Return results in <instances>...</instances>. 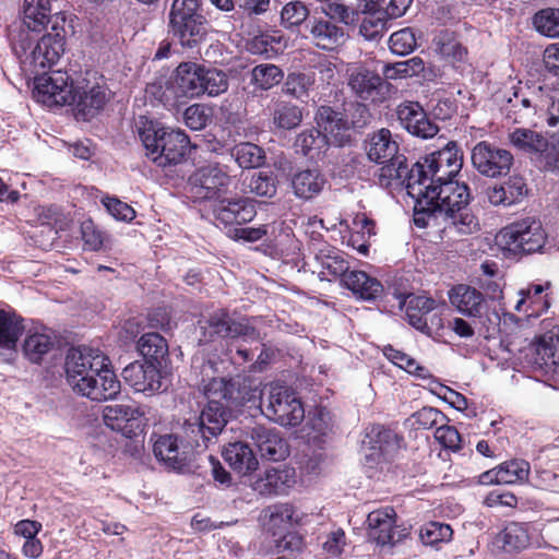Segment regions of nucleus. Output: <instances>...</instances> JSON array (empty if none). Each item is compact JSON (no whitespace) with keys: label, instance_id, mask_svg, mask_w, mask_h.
<instances>
[{"label":"nucleus","instance_id":"nucleus-10","mask_svg":"<svg viewBox=\"0 0 559 559\" xmlns=\"http://www.w3.org/2000/svg\"><path fill=\"white\" fill-rule=\"evenodd\" d=\"M266 416L285 427H296L305 418V409L296 393L285 386H272L266 405Z\"/></svg>","mask_w":559,"mask_h":559},{"label":"nucleus","instance_id":"nucleus-1","mask_svg":"<svg viewBox=\"0 0 559 559\" xmlns=\"http://www.w3.org/2000/svg\"><path fill=\"white\" fill-rule=\"evenodd\" d=\"M430 186L433 192L423 191V197H412L415 200L413 219L417 227H428L441 218L443 230L471 235L479 229L478 219L468 206L471 190L465 182L454 179Z\"/></svg>","mask_w":559,"mask_h":559},{"label":"nucleus","instance_id":"nucleus-32","mask_svg":"<svg viewBox=\"0 0 559 559\" xmlns=\"http://www.w3.org/2000/svg\"><path fill=\"white\" fill-rule=\"evenodd\" d=\"M57 336L49 329L28 331L23 345V354L33 364H40L45 356L57 346Z\"/></svg>","mask_w":559,"mask_h":559},{"label":"nucleus","instance_id":"nucleus-47","mask_svg":"<svg viewBox=\"0 0 559 559\" xmlns=\"http://www.w3.org/2000/svg\"><path fill=\"white\" fill-rule=\"evenodd\" d=\"M228 409L223 403L207 402L198 417L212 436H218L227 424Z\"/></svg>","mask_w":559,"mask_h":559},{"label":"nucleus","instance_id":"nucleus-13","mask_svg":"<svg viewBox=\"0 0 559 559\" xmlns=\"http://www.w3.org/2000/svg\"><path fill=\"white\" fill-rule=\"evenodd\" d=\"M396 521V511L390 506L369 512L366 520L368 540L381 547L401 542L408 533L399 530Z\"/></svg>","mask_w":559,"mask_h":559},{"label":"nucleus","instance_id":"nucleus-44","mask_svg":"<svg viewBox=\"0 0 559 559\" xmlns=\"http://www.w3.org/2000/svg\"><path fill=\"white\" fill-rule=\"evenodd\" d=\"M433 43L440 55L452 58L455 61H463L467 55V49L461 44L453 31H440L436 35Z\"/></svg>","mask_w":559,"mask_h":559},{"label":"nucleus","instance_id":"nucleus-6","mask_svg":"<svg viewBox=\"0 0 559 559\" xmlns=\"http://www.w3.org/2000/svg\"><path fill=\"white\" fill-rule=\"evenodd\" d=\"M399 150V144L389 129L382 128L368 139V158L377 164H382L379 169L378 182L383 188L404 187L406 189L411 168L406 156L400 154Z\"/></svg>","mask_w":559,"mask_h":559},{"label":"nucleus","instance_id":"nucleus-29","mask_svg":"<svg viewBox=\"0 0 559 559\" xmlns=\"http://www.w3.org/2000/svg\"><path fill=\"white\" fill-rule=\"evenodd\" d=\"M316 261L320 264L319 275L328 281L343 278L349 274V263L344 253L331 246H323L316 253Z\"/></svg>","mask_w":559,"mask_h":559},{"label":"nucleus","instance_id":"nucleus-2","mask_svg":"<svg viewBox=\"0 0 559 559\" xmlns=\"http://www.w3.org/2000/svg\"><path fill=\"white\" fill-rule=\"evenodd\" d=\"M88 75L74 82L68 72L52 71L44 83H37V96L49 106H70L78 121H90L104 110L111 94L103 78L92 81Z\"/></svg>","mask_w":559,"mask_h":559},{"label":"nucleus","instance_id":"nucleus-9","mask_svg":"<svg viewBox=\"0 0 559 559\" xmlns=\"http://www.w3.org/2000/svg\"><path fill=\"white\" fill-rule=\"evenodd\" d=\"M110 365L109 358L99 349L72 347L68 350L64 371L68 384L78 392L82 382H86L95 372Z\"/></svg>","mask_w":559,"mask_h":559},{"label":"nucleus","instance_id":"nucleus-40","mask_svg":"<svg viewBox=\"0 0 559 559\" xmlns=\"http://www.w3.org/2000/svg\"><path fill=\"white\" fill-rule=\"evenodd\" d=\"M295 471L293 468H270L259 481L261 492L266 495H280L293 483Z\"/></svg>","mask_w":559,"mask_h":559},{"label":"nucleus","instance_id":"nucleus-52","mask_svg":"<svg viewBox=\"0 0 559 559\" xmlns=\"http://www.w3.org/2000/svg\"><path fill=\"white\" fill-rule=\"evenodd\" d=\"M283 37L277 32L260 33L253 36L247 44V49L253 55L271 58L275 56L281 48Z\"/></svg>","mask_w":559,"mask_h":559},{"label":"nucleus","instance_id":"nucleus-22","mask_svg":"<svg viewBox=\"0 0 559 559\" xmlns=\"http://www.w3.org/2000/svg\"><path fill=\"white\" fill-rule=\"evenodd\" d=\"M530 473L531 465L527 461L512 459L483 472L476 483L483 486L523 484L528 480Z\"/></svg>","mask_w":559,"mask_h":559},{"label":"nucleus","instance_id":"nucleus-28","mask_svg":"<svg viewBox=\"0 0 559 559\" xmlns=\"http://www.w3.org/2000/svg\"><path fill=\"white\" fill-rule=\"evenodd\" d=\"M448 296L451 305L462 314L475 318L481 316L485 297L477 288L457 284L449 290Z\"/></svg>","mask_w":559,"mask_h":559},{"label":"nucleus","instance_id":"nucleus-55","mask_svg":"<svg viewBox=\"0 0 559 559\" xmlns=\"http://www.w3.org/2000/svg\"><path fill=\"white\" fill-rule=\"evenodd\" d=\"M453 530L449 524L429 522L420 530V539L425 545L437 546L452 539Z\"/></svg>","mask_w":559,"mask_h":559},{"label":"nucleus","instance_id":"nucleus-20","mask_svg":"<svg viewBox=\"0 0 559 559\" xmlns=\"http://www.w3.org/2000/svg\"><path fill=\"white\" fill-rule=\"evenodd\" d=\"M396 116L401 126L412 135L420 139H431L439 132L433 122L417 102L406 100L396 108Z\"/></svg>","mask_w":559,"mask_h":559},{"label":"nucleus","instance_id":"nucleus-23","mask_svg":"<svg viewBox=\"0 0 559 559\" xmlns=\"http://www.w3.org/2000/svg\"><path fill=\"white\" fill-rule=\"evenodd\" d=\"M213 215L224 226L247 224L257 215L255 203L246 197L224 198L214 205Z\"/></svg>","mask_w":559,"mask_h":559},{"label":"nucleus","instance_id":"nucleus-3","mask_svg":"<svg viewBox=\"0 0 559 559\" xmlns=\"http://www.w3.org/2000/svg\"><path fill=\"white\" fill-rule=\"evenodd\" d=\"M29 32L20 29L12 37L11 46L19 58L22 69L34 76L35 87L37 83H44L51 68L59 61L66 50V31L58 24V16L51 26V31L43 35L35 45Z\"/></svg>","mask_w":559,"mask_h":559},{"label":"nucleus","instance_id":"nucleus-31","mask_svg":"<svg viewBox=\"0 0 559 559\" xmlns=\"http://www.w3.org/2000/svg\"><path fill=\"white\" fill-rule=\"evenodd\" d=\"M328 183L325 175L319 168L298 170L292 178V187L297 198L312 200L318 197Z\"/></svg>","mask_w":559,"mask_h":559},{"label":"nucleus","instance_id":"nucleus-41","mask_svg":"<svg viewBox=\"0 0 559 559\" xmlns=\"http://www.w3.org/2000/svg\"><path fill=\"white\" fill-rule=\"evenodd\" d=\"M231 156L242 169L259 168L266 159L264 150L250 142L235 145L231 150Z\"/></svg>","mask_w":559,"mask_h":559},{"label":"nucleus","instance_id":"nucleus-43","mask_svg":"<svg viewBox=\"0 0 559 559\" xmlns=\"http://www.w3.org/2000/svg\"><path fill=\"white\" fill-rule=\"evenodd\" d=\"M273 123L283 130L297 128L302 121V110L289 102H277L272 112Z\"/></svg>","mask_w":559,"mask_h":559},{"label":"nucleus","instance_id":"nucleus-25","mask_svg":"<svg viewBox=\"0 0 559 559\" xmlns=\"http://www.w3.org/2000/svg\"><path fill=\"white\" fill-rule=\"evenodd\" d=\"M308 27L312 44L322 50L334 51L346 41L344 27L326 17H313Z\"/></svg>","mask_w":559,"mask_h":559},{"label":"nucleus","instance_id":"nucleus-33","mask_svg":"<svg viewBox=\"0 0 559 559\" xmlns=\"http://www.w3.org/2000/svg\"><path fill=\"white\" fill-rule=\"evenodd\" d=\"M343 285L357 298L374 301L383 295L384 287L376 277L364 271L353 270L343 278Z\"/></svg>","mask_w":559,"mask_h":559},{"label":"nucleus","instance_id":"nucleus-39","mask_svg":"<svg viewBox=\"0 0 559 559\" xmlns=\"http://www.w3.org/2000/svg\"><path fill=\"white\" fill-rule=\"evenodd\" d=\"M326 135L319 128H310L300 132L294 142L296 153L314 158L328 145Z\"/></svg>","mask_w":559,"mask_h":559},{"label":"nucleus","instance_id":"nucleus-35","mask_svg":"<svg viewBox=\"0 0 559 559\" xmlns=\"http://www.w3.org/2000/svg\"><path fill=\"white\" fill-rule=\"evenodd\" d=\"M224 461L238 474L247 475L258 466L252 449L241 441L228 443L223 450Z\"/></svg>","mask_w":559,"mask_h":559},{"label":"nucleus","instance_id":"nucleus-59","mask_svg":"<svg viewBox=\"0 0 559 559\" xmlns=\"http://www.w3.org/2000/svg\"><path fill=\"white\" fill-rule=\"evenodd\" d=\"M81 237L84 248L91 251L102 250L107 239V235L91 218L81 223Z\"/></svg>","mask_w":559,"mask_h":559},{"label":"nucleus","instance_id":"nucleus-60","mask_svg":"<svg viewBox=\"0 0 559 559\" xmlns=\"http://www.w3.org/2000/svg\"><path fill=\"white\" fill-rule=\"evenodd\" d=\"M389 46L393 53L405 56L417 46L415 35L408 27L394 32L389 38Z\"/></svg>","mask_w":559,"mask_h":559},{"label":"nucleus","instance_id":"nucleus-42","mask_svg":"<svg viewBox=\"0 0 559 559\" xmlns=\"http://www.w3.org/2000/svg\"><path fill=\"white\" fill-rule=\"evenodd\" d=\"M310 9L301 0H290L281 10V25L290 32L299 27L309 19Z\"/></svg>","mask_w":559,"mask_h":559},{"label":"nucleus","instance_id":"nucleus-46","mask_svg":"<svg viewBox=\"0 0 559 559\" xmlns=\"http://www.w3.org/2000/svg\"><path fill=\"white\" fill-rule=\"evenodd\" d=\"M284 79L283 70L272 63H261L251 71V84L260 91H269Z\"/></svg>","mask_w":559,"mask_h":559},{"label":"nucleus","instance_id":"nucleus-15","mask_svg":"<svg viewBox=\"0 0 559 559\" xmlns=\"http://www.w3.org/2000/svg\"><path fill=\"white\" fill-rule=\"evenodd\" d=\"M348 86L358 98L373 104L385 102L392 87L379 73L365 67H358L350 72Z\"/></svg>","mask_w":559,"mask_h":559},{"label":"nucleus","instance_id":"nucleus-50","mask_svg":"<svg viewBox=\"0 0 559 559\" xmlns=\"http://www.w3.org/2000/svg\"><path fill=\"white\" fill-rule=\"evenodd\" d=\"M536 32L549 38H559V8H544L532 17Z\"/></svg>","mask_w":559,"mask_h":559},{"label":"nucleus","instance_id":"nucleus-7","mask_svg":"<svg viewBox=\"0 0 559 559\" xmlns=\"http://www.w3.org/2000/svg\"><path fill=\"white\" fill-rule=\"evenodd\" d=\"M168 33L183 48H197L203 43L211 25L203 13L202 0H173L168 11Z\"/></svg>","mask_w":559,"mask_h":559},{"label":"nucleus","instance_id":"nucleus-19","mask_svg":"<svg viewBox=\"0 0 559 559\" xmlns=\"http://www.w3.org/2000/svg\"><path fill=\"white\" fill-rule=\"evenodd\" d=\"M314 120L318 128L334 145L343 146L352 141L348 132L346 112L340 106L321 105L318 107Z\"/></svg>","mask_w":559,"mask_h":559},{"label":"nucleus","instance_id":"nucleus-54","mask_svg":"<svg viewBox=\"0 0 559 559\" xmlns=\"http://www.w3.org/2000/svg\"><path fill=\"white\" fill-rule=\"evenodd\" d=\"M428 310H436V300L427 296H408L406 301V317L408 323L417 330V319L424 321L427 318Z\"/></svg>","mask_w":559,"mask_h":559},{"label":"nucleus","instance_id":"nucleus-34","mask_svg":"<svg viewBox=\"0 0 559 559\" xmlns=\"http://www.w3.org/2000/svg\"><path fill=\"white\" fill-rule=\"evenodd\" d=\"M367 438L371 453L366 455V459L377 464L388 461L391 452L399 447L396 433L382 426H373Z\"/></svg>","mask_w":559,"mask_h":559},{"label":"nucleus","instance_id":"nucleus-17","mask_svg":"<svg viewBox=\"0 0 559 559\" xmlns=\"http://www.w3.org/2000/svg\"><path fill=\"white\" fill-rule=\"evenodd\" d=\"M103 419L107 427L121 432L129 439L142 435L145 427L144 412L130 405L115 404L106 406L103 411Z\"/></svg>","mask_w":559,"mask_h":559},{"label":"nucleus","instance_id":"nucleus-53","mask_svg":"<svg viewBox=\"0 0 559 559\" xmlns=\"http://www.w3.org/2000/svg\"><path fill=\"white\" fill-rule=\"evenodd\" d=\"M342 108L346 112L349 133L352 129H362L370 123L371 112L366 104L357 100L343 102Z\"/></svg>","mask_w":559,"mask_h":559},{"label":"nucleus","instance_id":"nucleus-56","mask_svg":"<svg viewBox=\"0 0 559 559\" xmlns=\"http://www.w3.org/2000/svg\"><path fill=\"white\" fill-rule=\"evenodd\" d=\"M314 84L313 75L302 72H292L287 75L283 91L297 99L308 97L309 88Z\"/></svg>","mask_w":559,"mask_h":559},{"label":"nucleus","instance_id":"nucleus-14","mask_svg":"<svg viewBox=\"0 0 559 559\" xmlns=\"http://www.w3.org/2000/svg\"><path fill=\"white\" fill-rule=\"evenodd\" d=\"M540 534L532 522H508L496 535L493 544L503 552L516 555L539 546Z\"/></svg>","mask_w":559,"mask_h":559},{"label":"nucleus","instance_id":"nucleus-16","mask_svg":"<svg viewBox=\"0 0 559 559\" xmlns=\"http://www.w3.org/2000/svg\"><path fill=\"white\" fill-rule=\"evenodd\" d=\"M188 182L195 199L212 200L226 191L230 177L218 165H206L195 169Z\"/></svg>","mask_w":559,"mask_h":559},{"label":"nucleus","instance_id":"nucleus-45","mask_svg":"<svg viewBox=\"0 0 559 559\" xmlns=\"http://www.w3.org/2000/svg\"><path fill=\"white\" fill-rule=\"evenodd\" d=\"M186 445H191V453L203 451L207 449L210 441L217 436H212L210 430L206 429V425L199 418L195 421H187L183 426Z\"/></svg>","mask_w":559,"mask_h":559},{"label":"nucleus","instance_id":"nucleus-26","mask_svg":"<svg viewBox=\"0 0 559 559\" xmlns=\"http://www.w3.org/2000/svg\"><path fill=\"white\" fill-rule=\"evenodd\" d=\"M261 456L269 461H281L289 454L287 441L275 429L255 425L250 432Z\"/></svg>","mask_w":559,"mask_h":559},{"label":"nucleus","instance_id":"nucleus-12","mask_svg":"<svg viewBox=\"0 0 559 559\" xmlns=\"http://www.w3.org/2000/svg\"><path fill=\"white\" fill-rule=\"evenodd\" d=\"M472 164L483 176L498 178L507 176L513 165V155L488 141L478 142L472 150Z\"/></svg>","mask_w":559,"mask_h":559},{"label":"nucleus","instance_id":"nucleus-11","mask_svg":"<svg viewBox=\"0 0 559 559\" xmlns=\"http://www.w3.org/2000/svg\"><path fill=\"white\" fill-rule=\"evenodd\" d=\"M202 335L206 342L216 338L259 337L258 330L250 325L246 319L235 320L227 309H217L210 313L202 326Z\"/></svg>","mask_w":559,"mask_h":559},{"label":"nucleus","instance_id":"nucleus-38","mask_svg":"<svg viewBox=\"0 0 559 559\" xmlns=\"http://www.w3.org/2000/svg\"><path fill=\"white\" fill-rule=\"evenodd\" d=\"M509 143L519 152L537 155L546 147V138L540 133L527 128H515L508 134Z\"/></svg>","mask_w":559,"mask_h":559},{"label":"nucleus","instance_id":"nucleus-61","mask_svg":"<svg viewBox=\"0 0 559 559\" xmlns=\"http://www.w3.org/2000/svg\"><path fill=\"white\" fill-rule=\"evenodd\" d=\"M415 425L421 429L436 428L448 421V417L437 408L423 407L413 415Z\"/></svg>","mask_w":559,"mask_h":559},{"label":"nucleus","instance_id":"nucleus-27","mask_svg":"<svg viewBox=\"0 0 559 559\" xmlns=\"http://www.w3.org/2000/svg\"><path fill=\"white\" fill-rule=\"evenodd\" d=\"M550 284H530L526 288L519 292L520 298L516 301L515 310L524 312L528 318H538L547 312L550 307V300L546 290Z\"/></svg>","mask_w":559,"mask_h":559},{"label":"nucleus","instance_id":"nucleus-57","mask_svg":"<svg viewBox=\"0 0 559 559\" xmlns=\"http://www.w3.org/2000/svg\"><path fill=\"white\" fill-rule=\"evenodd\" d=\"M249 189L258 197L272 198L277 191V179L273 171H259L253 175Z\"/></svg>","mask_w":559,"mask_h":559},{"label":"nucleus","instance_id":"nucleus-4","mask_svg":"<svg viewBox=\"0 0 559 559\" xmlns=\"http://www.w3.org/2000/svg\"><path fill=\"white\" fill-rule=\"evenodd\" d=\"M463 166V153L455 142H449L443 148L426 155L414 163L408 173L406 191L409 197H423L435 191L430 186L454 180Z\"/></svg>","mask_w":559,"mask_h":559},{"label":"nucleus","instance_id":"nucleus-30","mask_svg":"<svg viewBox=\"0 0 559 559\" xmlns=\"http://www.w3.org/2000/svg\"><path fill=\"white\" fill-rule=\"evenodd\" d=\"M204 66L195 62H181L176 68L175 84L181 96L199 97L203 95L202 81Z\"/></svg>","mask_w":559,"mask_h":559},{"label":"nucleus","instance_id":"nucleus-49","mask_svg":"<svg viewBox=\"0 0 559 559\" xmlns=\"http://www.w3.org/2000/svg\"><path fill=\"white\" fill-rule=\"evenodd\" d=\"M22 321L14 314L0 309V347L12 348L23 332Z\"/></svg>","mask_w":559,"mask_h":559},{"label":"nucleus","instance_id":"nucleus-21","mask_svg":"<svg viewBox=\"0 0 559 559\" xmlns=\"http://www.w3.org/2000/svg\"><path fill=\"white\" fill-rule=\"evenodd\" d=\"M121 376L136 392L153 394L163 388L160 366L148 361H134L123 368Z\"/></svg>","mask_w":559,"mask_h":559},{"label":"nucleus","instance_id":"nucleus-37","mask_svg":"<svg viewBox=\"0 0 559 559\" xmlns=\"http://www.w3.org/2000/svg\"><path fill=\"white\" fill-rule=\"evenodd\" d=\"M136 348L145 361L162 367L168 356L167 341L157 332L144 333L138 341Z\"/></svg>","mask_w":559,"mask_h":559},{"label":"nucleus","instance_id":"nucleus-51","mask_svg":"<svg viewBox=\"0 0 559 559\" xmlns=\"http://www.w3.org/2000/svg\"><path fill=\"white\" fill-rule=\"evenodd\" d=\"M201 390L207 399V402L214 401L215 403H223V401H230L234 399L236 383L233 379L212 378L202 385Z\"/></svg>","mask_w":559,"mask_h":559},{"label":"nucleus","instance_id":"nucleus-58","mask_svg":"<svg viewBox=\"0 0 559 559\" xmlns=\"http://www.w3.org/2000/svg\"><path fill=\"white\" fill-rule=\"evenodd\" d=\"M203 79V94L217 96L228 90V78L222 70L204 68Z\"/></svg>","mask_w":559,"mask_h":559},{"label":"nucleus","instance_id":"nucleus-5","mask_svg":"<svg viewBox=\"0 0 559 559\" xmlns=\"http://www.w3.org/2000/svg\"><path fill=\"white\" fill-rule=\"evenodd\" d=\"M139 138L146 157L158 167L178 165L187 159L191 151L190 138L183 131L164 127L157 121L143 122L139 128Z\"/></svg>","mask_w":559,"mask_h":559},{"label":"nucleus","instance_id":"nucleus-18","mask_svg":"<svg viewBox=\"0 0 559 559\" xmlns=\"http://www.w3.org/2000/svg\"><path fill=\"white\" fill-rule=\"evenodd\" d=\"M153 453L165 467L174 471L188 467L193 456L191 445H186L182 438L173 433L158 436L153 443Z\"/></svg>","mask_w":559,"mask_h":559},{"label":"nucleus","instance_id":"nucleus-24","mask_svg":"<svg viewBox=\"0 0 559 559\" xmlns=\"http://www.w3.org/2000/svg\"><path fill=\"white\" fill-rule=\"evenodd\" d=\"M81 385L76 393L97 402L115 399L121 389L120 381L109 365L105 366L102 371L95 372Z\"/></svg>","mask_w":559,"mask_h":559},{"label":"nucleus","instance_id":"nucleus-63","mask_svg":"<svg viewBox=\"0 0 559 559\" xmlns=\"http://www.w3.org/2000/svg\"><path fill=\"white\" fill-rule=\"evenodd\" d=\"M416 323L418 331L432 338L443 336L444 322L442 316L435 310H428L427 318H424V321L417 319Z\"/></svg>","mask_w":559,"mask_h":559},{"label":"nucleus","instance_id":"nucleus-62","mask_svg":"<svg viewBox=\"0 0 559 559\" xmlns=\"http://www.w3.org/2000/svg\"><path fill=\"white\" fill-rule=\"evenodd\" d=\"M537 155L544 163V170L556 171L559 170V133L551 134L550 140L546 138V147L540 150Z\"/></svg>","mask_w":559,"mask_h":559},{"label":"nucleus","instance_id":"nucleus-48","mask_svg":"<svg viewBox=\"0 0 559 559\" xmlns=\"http://www.w3.org/2000/svg\"><path fill=\"white\" fill-rule=\"evenodd\" d=\"M383 354L392 364L419 379H427L430 377L428 368L420 366L409 355L394 348L392 345L384 346Z\"/></svg>","mask_w":559,"mask_h":559},{"label":"nucleus","instance_id":"nucleus-8","mask_svg":"<svg viewBox=\"0 0 559 559\" xmlns=\"http://www.w3.org/2000/svg\"><path fill=\"white\" fill-rule=\"evenodd\" d=\"M496 239L504 252L522 257L540 252L546 245L547 234L539 219L525 217L503 227Z\"/></svg>","mask_w":559,"mask_h":559},{"label":"nucleus","instance_id":"nucleus-64","mask_svg":"<svg viewBox=\"0 0 559 559\" xmlns=\"http://www.w3.org/2000/svg\"><path fill=\"white\" fill-rule=\"evenodd\" d=\"M531 484L537 489L559 493V475L550 469H536Z\"/></svg>","mask_w":559,"mask_h":559},{"label":"nucleus","instance_id":"nucleus-36","mask_svg":"<svg viewBox=\"0 0 559 559\" xmlns=\"http://www.w3.org/2000/svg\"><path fill=\"white\" fill-rule=\"evenodd\" d=\"M51 17L50 0H24L23 23L27 31L40 32Z\"/></svg>","mask_w":559,"mask_h":559}]
</instances>
